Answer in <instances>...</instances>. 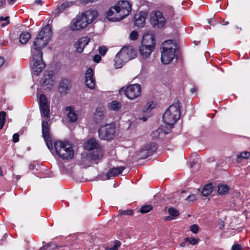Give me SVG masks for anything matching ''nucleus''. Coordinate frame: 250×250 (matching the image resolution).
<instances>
[{
  "mask_svg": "<svg viewBox=\"0 0 250 250\" xmlns=\"http://www.w3.org/2000/svg\"><path fill=\"white\" fill-rule=\"evenodd\" d=\"M138 34L137 31H133L130 34V38L131 40L135 41L138 38Z\"/></svg>",
  "mask_w": 250,
  "mask_h": 250,
  "instance_id": "obj_49",
  "label": "nucleus"
},
{
  "mask_svg": "<svg viewBox=\"0 0 250 250\" xmlns=\"http://www.w3.org/2000/svg\"><path fill=\"white\" fill-rule=\"evenodd\" d=\"M121 103L117 101H113L107 104L108 108L112 111H118L122 108Z\"/></svg>",
  "mask_w": 250,
  "mask_h": 250,
  "instance_id": "obj_26",
  "label": "nucleus"
},
{
  "mask_svg": "<svg viewBox=\"0 0 250 250\" xmlns=\"http://www.w3.org/2000/svg\"><path fill=\"white\" fill-rule=\"evenodd\" d=\"M181 107L180 101L178 99H175L163 115L164 122L170 125H173L180 118Z\"/></svg>",
  "mask_w": 250,
  "mask_h": 250,
  "instance_id": "obj_3",
  "label": "nucleus"
},
{
  "mask_svg": "<svg viewBox=\"0 0 250 250\" xmlns=\"http://www.w3.org/2000/svg\"><path fill=\"white\" fill-rule=\"evenodd\" d=\"M85 160L90 162H94L95 164H97L100 160V156L94 152H90L86 155Z\"/></svg>",
  "mask_w": 250,
  "mask_h": 250,
  "instance_id": "obj_25",
  "label": "nucleus"
},
{
  "mask_svg": "<svg viewBox=\"0 0 250 250\" xmlns=\"http://www.w3.org/2000/svg\"><path fill=\"white\" fill-rule=\"evenodd\" d=\"M31 38V35L27 32H23L19 37L20 42L21 44H26Z\"/></svg>",
  "mask_w": 250,
  "mask_h": 250,
  "instance_id": "obj_30",
  "label": "nucleus"
},
{
  "mask_svg": "<svg viewBox=\"0 0 250 250\" xmlns=\"http://www.w3.org/2000/svg\"><path fill=\"white\" fill-rule=\"evenodd\" d=\"M44 141L45 142L46 145L49 149H52L53 148V143L51 140L50 136H48L43 138Z\"/></svg>",
  "mask_w": 250,
  "mask_h": 250,
  "instance_id": "obj_40",
  "label": "nucleus"
},
{
  "mask_svg": "<svg viewBox=\"0 0 250 250\" xmlns=\"http://www.w3.org/2000/svg\"><path fill=\"white\" fill-rule=\"evenodd\" d=\"M161 61L165 64H169L174 59L175 54L176 44L174 41L164 42L161 47Z\"/></svg>",
  "mask_w": 250,
  "mask_h": 250,
  "instance_id": "obj_5",
  "label": "nucleus"
},
{
  "mask_svg": "<svg viewBox=\"0 0 250 250\" xmlns=\"http://www.w3.org/2000/svg\"><path fill=\"white\" fill-rule=\"evenodd\" d=\"M59 247L60 246H58L55 243L50 242L49 243H47L46 244L43 246L42 248H41L40 250H46L49 248H50V249L51 250H54Z\"/></svg>",
  "mask_w": 250,
  "mask_h": 250,
  "instance_id": "obj_35",
  "label": "nucleus"
},
{
  "mask_svg": "<svg viewBox=\"0 0 250 250\" xmlns=\"http://www.w3.org/2000/svg\"><path fill=\"white\" fill-rule=\"evenodd\" d=\"M196 199V197L195 194H190L188 196L186 200L188 201H193Z\"/></svg>",
  "mask_w": 250,
  "mask_h": 250,
  "instance_id": "obj_51",
  "label": "nucleus"
},
{
  "mask_svg": "<svg viewBox=\"0 0 250 250\" xmlns=\"http://www.w3.org/2000/svg\"><path fill=\"white\" fill-rule=\"evenodd\" d=\"M31 66L34 74L38 76L45 67L42 54H32Z\"/></svg>",
  "mask_w": 250,
  "mask_h": 250,
  "instance_id": "obj_8",
  "label": "nucleus"
},
{
  "mask_svg": "<svg viewBox=\"0 0 250 250\" xmlns=\"http://www.w3.org/2000/svg\"><path fill=\"white\" fill-rule=\"evenodd\" d=\"M141 92V87L140 84L136 83L129 85L127 87H123L119 90V94H128L132 93L134 94H139Z\"/></svg>",
  "mask_w": 250,
  "mask_h": 250,
  "instance_id": "obj_13",
  "label": "nucleus"
},
{
  "mask_svg": "<svg viewBox=\"0 0 250 250\" xmlns=\"http://www.w3.org/2000/svg\"><path fill=\"white\" fill-rule=\"evenodd\" d=\"M35 3H36L37 4L42 5V0H36L35 1Z\"/></svg>",
  "mask_w": 250,
  "mask_h": 250,
  "instance_id": "obj_60",
  "label": "nucleus"
},
{
  "mask_svg": "<svg viewBox=\"0 0 250 250\" xmlns=\"http://www.w3.org/2000/svg\"><path fill=\"white\" fill-rule=\"evenodd\" d=\"M165 11L171 17L174 15V8L171 6H168L165 8Z\"/></svg>",
  "mask_w": 250,
  "mask_h": 250,
  "instance_id": "obj_45",
  "label": "nucleus"
},
{
  "mask_svg": "<svg viewBox=\"0 0 250 250\" xmlns=\"http://www.w3.org/2000/svg\"><path fill=\"white\" fill-rule=\"evenodd\" d=\"M105 108L102 104H99L96 109V112L93 115V121L96 124L102 123L104 118Z\"/></svg>",
  "mask_w": 250,
  "mask_h": 250,
  "instance_id": "obj_14",
  "label": "nucleus"
},
{
  "mask_svg": "<svg viewBox=\"0 0 250 250\" xmlns=\"http://www.w3.org/2000/svg\"><path fill=\"white\" fill-rule=\"evenodd\" d=\"M130 100H134L139 97L140 95H125Z\"/></svg>",
  "mask_w": 250,
  "mask_h": 250,
  "instance_id": "obj_54",
  "label": "nucleus"
},
{
  "mask_svg": "<svg viewBox=\"0 0 250 250\" xmlns=\"http://www.w3.org/2000/svg\"><path fill=\"white\" fill-rule=\"evenodd\" d=\"M139 51L142 56L144 58H147L152 52L153 50L150 48L141 45Z\"/></svg>",
  "mask_w": 250,
  "mask_h": 250,
  "instance_id": "obj_24",
  "label": "nucleus"
},
{
  "mask_svg": "<svg viewBox=\"0 0 250 250\" xmlns=\"http://www.w3.org/2000/svg\"><path fill=\"white\" fill-rule=\"evenodd\" d=\"M38 103L39 105H50V101L46 97V95H40Z\"/></svg>",
  "mask_w": 250,
  "mask_h": 250,
  "instance_id": "obj_33",
  "label": "nucleus"
},
{
  "mask_svg": "<svg viewBox=\"0 0 250 250\" xmlns=\"http://www.w3.org/2000/svg\"><path fill=\"white\" fill-rule=\"evenodd\" d=\"M133 210L132 209H127L121 211L119 214L121 215H132Z\"/></svg>",
  "mask_w": 250,
  "mask_h": 250,
  "instance_id": "obj_48",
  "label": "nucleus"
},
{
  "mask_svg": "<svg viewBox=\"0 0 250 250\" xmlns=\"http://www.w3.org/2000/svg\"><path fill=\"white\" fill-rule=\"evenodd\" d=\"M55 76L53 71H45L40 80V84L42 89L47 92L50 90L54 86Z\"/></svg>",
  "mask_w": 250,
  "mask_h": 250,
  "instance_id": "obj_7",
  "label": "nucleus"
},
{
  "mask_svg": "<svg viewBox=\"0 0 250 250\" xmlns=\"http://www.w3.org/2000/svg\"><path fill=\"white\" fill-rule=\"evenodd\" d=\"M6 3L5 0H0V8L2 7Z\"/></svg>",
  "mask_w": 250,
  "mask_h": 250,
  "instance_id": "obj_57",
  "label": "nucleus"
},
{
  "mask_svg": "<svg viewBox=\"0 0 250 250\" xmlns=\"http://www.w3.org/2000/svg\"><path fill=\"white\" fill-rule=\"evenodd\" d=\"M161 131H162V129H156V130L153 131L151 134V136L153 140H156V139H158L159 137L160 132Z\"/></svg>",
  "mask_w": 250,
  "mask_h": 250,
  "instance_id": "obj_44",
  "label": "nucleus"
},
{
  "mask_svg": "<svg viewBox=\"0 0 250 250\" xmlns=\"http://www.w3.org/2000/svg\"><path fill=\"white\" fill-rule=\"evenodd\" d=\"M213 189L212 184H208L206 185L202 191V194L204 196H208L210 195Z\"/></svg>",
  "mask_w": 250,
  "mask_h": 250,
  "instance_id": "obj_31",
  "label": "nucleus"
},
{
  "mask_svg": "<svg viewBox=\"0 0 250 250\" xmlns=\"http://www.w3.org/2000/svg\"><path fill=\"white\" fill-rule=\"evenodd\" d=\"M153 207L151 205H145L141 208L140 211L142 213H146L151 211Z\"/></svg>",
  "mask_w": 250,
  "mask_h": 250,
  "instance_id": "obj_38",
  "label": "nucleus"
},
{
  "mask_svg": "<svg viewBox=\"0 0 250 250\" xmlns=\"http://www.w3.org/2000/svg\"><path fill=\"white\" fill-rule=\"evenodd\" d=\"M184 241L185 242H188L191 245H196L199 243L200 239L194 237H186L184 239Z\"/></svg>",
  "mask_w": 250,
  "mask_h": 250,
  "instance_id": "obj_36",
  "label": "nucleus"
},
{
  "mask_svg": "<svg viewBox=\"0 0 250 250\" xmlns=\"http://www.w3.org/2000/svg\"><path fill=\"white\" fill-rule=\"evenodd\" d=\"M42 135L43 138L46 137L48 136H50V127L49 126L48 123L46 121H42Z\"/></svg>",
  "mask_w": 250,
  "mask_h": 250,
  "instance_id": "obj_28",
  "label": "nucleus"
},
{
  "mask_svg": "<svg viewBox=\"0 0 250 250\" xmlns=\"http://www.w3.org/2000/svg\"><path fill=\"white\" fill-rule=\"evenodd\" d=\"M99 145L95 138L89 139L84 145L86 150L91 151L99 147Z\"/></svg>",
  "mask_w": 250,
  "mask_h": 250,
  "instance_id": "obj_23",
  "label": "nucleus"
},
{
  "mask_svg": "<svg viewBox=\"0 0 250 250\" xmlns=\"http://www.w3.org/2000/svg\"><path fill=\"white\" fill-rule=\"evenodd\" d=\"M65 110L68 112L67 116L69 118V122L74 123L77 121L78 119V116L74 111V107L72 106H67L65 107Z\"/></svg>",
  "mask_w": 250,
  "mask_h": 250,
  "instance_id": "obj_22",
  "label": "nucleus"
},
{
  "mask_svg": "<svg viewBox=\"0 0 250 250\" xmlns=\"http://www.w3.org/2000/svg\"><path fill=\"white\" fill-rule=\"evenodd\" d=\"M157 106V103L153 101L147 102L143 110V113H149L151 110Z\"/></svg>",
  "mask_w": 250,
  "mask_h": 250,
  "instance_id": "obj_29",
  "label": "nucleus"
},
{
  "mask_svg": "<svg viewBox=\"0 0 250 250\" xmlns=\"http://www.w3.org/2000/svg\"><path fill=\"white\" fill-rule=\"evenodd\" d=\"M121 243L119 240H116L114 242V245L112 247H107V250H118V248L121 246Z\"/></svg>",
  "mask_w": 250,
  "mask_h": 250,
  "instance_id": "obj_41",
  "label": "nucleus"
},
{
  "mask_svg": "<svg viewBox=\"0 0 250 250\" xmlns=\"http://www.w3.org/2000/svg\"><path fill=\"white\" fill-rule=\"evenodd\" d=\"M136 56L135 51L131 47H124L122 48V49L117 53L115 57V66L116 68H121L122 66H120V64H117V62L118 61V59L120 58V57H122V58H126L128 59V60H130L133 59Z\"/></svg>",
  "mask_w": 250,
  "mask_h": 250,
  "instance_id": "obj_10",
  "label": "nucleus"
},
{
  "mask_svg": "<svg viewBox=\"0 0 250 250\" xmlns=\"http://www.w3.org/2000/svg\"><path fill=\"white\" fill-rule=\"evenodd\" d=\"M230 189V187L227 185L219 184L218 185L217 193L219 195H227Z\"/></svg>",
  "mask_w": 250,
  "mask_h": 250,
  "instance_id": "obj_27",
  "label": "nucleus"
},
{
  "mask_svg": "<svg viewBox=\"0 0 250 250\" xmlns=\"http://www.w3.org/2000/svg\"><path fill=\"white\" fill-rule=\"evenodd\" d=\"M12 141L14 143H17L19 141V134L18 133L13 134Z\"/></svg>",
  "mask_w": 250,
  "mask_h": 250,
  "instance_id": "obj_52",
  "label": "nucleus"
},
{
  "mask_svg": "<svg viewBox=\"0 0 250 250\" xmlns=\"http://www.w3.org/2000/svg\"><path fill=\"white\" fill-rule=\"evenodd\" d=\"M196 91V89L194 87L192 88L190 90L191 93H194Z\"/></svg>",
  "mask_w": 250,
  "mask_h": 250,
  "instance_id": "obj_63",
  "label": "nucleus"
},
{
  "mask_svg": "<svg viewBox=\"0 0 250 250\" xmlns=\"http://www.w3.org/2000/svg\"><path fill=\"white\" fill-rule=\"evenodd\" d=\"M6 113L5 111L0 112V130L1 129L5 123Z\"/></svg>",
  "mask_w": 250,
  "mask_h": 250,
  "instance_id": "obj_37",
  "label": "nucleus"
},
{
  "mask_svg": "<svg viewBox=\"0 0 250 250\" xmlns=\"http://www.w3.org/2000/svg\"><path fill=\"white\" fill-rule=\"evenodd\" d=\"M107 48L105 46H101L99 47V53L102 55L104 56L105 55L106 52H107Z\"/></svg>",
  "mask_w": 250,
  "mask_h": 250,
  "instance_id": "obj_50",
  "label": "nucleus"
},
{
  "mask_svg": "<svg viewBox=\"0 0 250 250\" xmlns=\"http://www.w3.org/2000/svg\"><path fill=\"white\" fill-rule=\"evenodd\" d=\"M38 35L49 41L52 35L51 28L50 25L47 24L44 26Z\"/></svg>",
  "mask_w": 250,
  "mask_h": 250,
  "instance_id": "obj_20",
  "label": "nucleus"
},
{
  "mask_svg": "<svg viewBox=\"0 0 250 250\" xmlns=\"http://www.w3.org/2000/svg\"><path fill=\"white\" fill-rule=\"evenodd\" d=\"M186 243V242H185V241H184L183 242L181 243L180 244V246L181 247H184L185 246Z\"/></svg>",
  "mask_w": 250,
  "mask_h": 250,
  "instance_id": "obj_61",
  "label": "nucleus"
},
{
  "mask_svg": "<svg viewBox=\"0 0 250 250\" xmlns=\"http://www.w3.org/2000/svg\"><path fill=\"white\" fill-rule=\"evenodd\" d=\"M131 10V5L127 0L119 1L114 7L110 9L106 13L108 21H116L126 17Z\"/></svg>",
  "mask_w": 250,
  "mask_h": 250,
  "instance_id": "obj_2",
  "label": "nucleus"
},
{
  "mask_svg": "<svg viewBox=\"0 0 250 250\" xmlns=\"http://www.w3.org/2000/svg\"><path fill=\"white\" fill-rule=\"evenodd\" d=\"M168 213L174 218H175L179 216V212L178 210L176 209L173 207H170L168 209Z\"/></svg>",
  "mask_w": 250,
  "mask_h": 250,
  "instance_id": "obj_39",
  "label": "nucleus"
},
{
  "mask_svg": "<svg viewBox=\"0 0 250 250\" xmlns=\"http://www.w3.org/2000/svg\"><path fill=\"white\" fill-rule=\"evenodd\" d=\"M40 112L44 117L49 118L50 113V105H39Z\"/></svg>",
  "mask_w": 250,
  "mask_h": 250,
  "instance_id": "obj_32",
  "label": "nucleus"
},
{
  "mask_svg": "<svg viewBox=\"0 0 250 250\" xmlns=\"http://www.w3.org/2000/svg\"><path fill=\"white\" fill-rule=\"evenodd\" d=\"M96 10H87L81 14H78L72 19L69 24V29L72 31H79L85 28L88 24L91 23L98 17Z\"/></svg>",
  "mask_w": 250,
  "mask_h": 250,
  "instance_id": "obj_1",
  "label": "nucleus"
},
{
  "mask_svg": "<svg viewBox=\"0 0 250 250\" xmlns=\"http://www.w3.org/2000/svg\"><path fill=\"white\" fill-rule=\"evenodd\" d=\"M155 44L154 37L152 34H146L143 36L141 45L148 48L151 47V49L154 50Z\"/></svg>",
  "mask_w": 250,
  "mask_h": 250,
  "instance_id": "obj_15",
  "label": "nucleus"
},
{
  "mask_svg": "<svg viewBox=\"0 0 250 250\" xmlns=\"http://www.w3.org/2000/svg\"><path fill=\"white\" fill-rule=\"evenodd\" d=\"M89 41L90 40L86 37L80 39L74 44L76 50L79 53H82L84 47L88 44Z\"/></svg>",
  "mask_w": 250,
  "mask_h": 250,
  "instance_id": "obj_18",
  "label": "nucleus"
},
{
  "mask_svg": "<svg viewBox=\"0 0 250 250\" xmlns=\"http://www.w3.org/2000/svg\"><path fill=\"white\" fill-rule=\"evenodd\" d=\"M3 176V171L1 167L0 166V176Z\"/></svg>",
  "mask_w": 250,
  "mask_h": 250,
  "instance_id": "obj_64",
  "label": "nucleus"
},
{
  "mask_svg": "<svg viewBox=\"0 0 250 250\" xmlns=\"http://www.w3.org/2000/svg\"><path fill=\"white\" fill-rule=\"evenodd\" d=\"M77 245L75 243H73L72 244H71L70 245H65L62 247L61 250H75L77 249H78L77 248Z\"/></svg>",
  "mask_w": 250,
  "mask_h": 250,
  "instance_id": "obj_42",
  "label": "nucleus"
},
{
  "mask_svg": "<svg viewBox=\"0 0 250 250\" xmlns=\"http://www.w3.org/2000/svg\"><path fill=\"white\" fill-rule=\"evenodd\" d=\"M93 70L91 68H89L85 73V84L90 89L94 88L95 85V81L93 77Z\"/></svg>",
  "mask_w": 250,
  "mask_h": 250,
  "instance_id": "obj_17",
  "label": "nucleus"
},
{
  "mask_svg": "<svg viewBox=\"0 0 250 250\" xmlns=\"http://www.w3.org/2000/svg\"><path fill=\"white\" fill-rule=\"evenodd\" d=\"M158 146L155 143H150L145 145L140 152L141 158L146 159L152 155L157 149Z\"/></svg>",
  "mask_w": 250,
  "mask_h": 250,
  "instance_id": "obj_12",
  "label": "nucleus"
},
{
  "mask_svg": "<svg viewBox=\"0 0 250 250\" xmlns=\"http://www.w3.org/2000/svg\"><path fill=\"white\" fill-rule=\"evenodd\" d=\"M15 178L17 181H18L21 178V176L20 175H15Z\"/></svg>",
  "mask_w": 250,
  "mask_h": 250,
  "instance_id": "obj_62",
  "label": "nucleus"
},
{
  "mask_svg": "<svg viewBox=\"0 0 250 250\" xmlns=\"http://www.w3.org/2000/svg\"><path fill=\"white\" fill-rule=\"evenodd\" d=\"M150 21L153 27L160 28L165 25L166 19L160 11H152L150 14Z\"/></svg>",
  "mask_w": 250,
  "mask_h": 250,
  "instance_id": "obj_9",
  "label": "nucleus"
},
{
  "mask_svg": "<svg viewBox=\"0 0 250 250\" xmlns=\"http://www.w3.org/2000/svg\"><path fill=\"white\" fill-rule=\"evenodd\" d=\"M146 14L145 12H140L134 16V24L138 27H143L146 21Z\"/></svg>",
  "mask_w": 250,
  "mask_h": 250,
  "instance_id": "obj_19",
  "label": "nucleus"
},
{
  "mask_svg": "<svg viewBox=\"0 0 250 250\" xmlns=\"http://www.w3.org/2000/svg\"><path fill=\"white\" fill-rule=\"evenodd\" d=\"M173 218H172L171 216H167L165 218H164V220L165 221H169V220H172Z\"/></svg>",
  "mask_w": 250,
  "mask_h": 250,
  "instance_id": "obj_59",
  "label": "nucleus"
},
{
  "mask_svg": "<svg viewBox=\"0 0 250 250\" xmlns=\"http://www.w3.org/2000/svg\"><path fill=\"white\" fill-rule=\"evenodd\" d=\"M71 87L70 80L67 79H63L60 82L58 90L61 93L67 94L70 92Z\"/></svg>",
  "mask_w": 250,
  "mask_h": 250,
  "instance_id": "obj_16",
  "label": "nucleus"
},
{
  "mask_svg": "<svg viewBox=\"0 0 250 250\" xmlns=\"http://www.w3.org/2000/svg\"><path fill=\"white\" fill-rule=\"evenodd\" d=\"M231 250H243V249L240 245L236 244L232 246Z\"/></svg>",
  "mask_w": 250,
  "mask_h": 250,
  "instance_id": "obj_53",
  "label": "nucleus"
},
{
  "mask_svg": "<svg viewBox=\"0 0 250 250\" xmlns=\"http://www.w3.org/2000/svg\"><path fill=\"white\" fill-rule=\"evenodd\" d=\"M125 168V167H113L110 168L107 171L106 176L107 179H110L111 177H115L121 174Z\"/></svg>",
  "mask_w": 250,
  "mask_h": 250,
  "instance_id": "obj_21",
  "label": "nucleus"
},
{
  "mask_svg": "<svg viewBox=\"0 0 250 250\" xmlns=\"http://www.w3.org/2000/svg\"><path fill=\"white\" fill-rule=\"evenodd\" d=\"M9 17H8V16H7L5 17H0V21H6L5 23H3L1 24V26L2 27H4V26L8 25V24H9L10 21L9 20Z\"/></svg>",
  "mask_w": 250,
  "mask_h": 250,
  "instance_id": "obj_46",
  "label": "nucleus"
},
{
  "mask_svg": "<svg viewBox=\"0 0 250 250\" xmlns=\"http://www.w3.org/2000/svg\"><path fill=\"white\" fill-rule=\"evenodd\" d=\"M70 5H71V3L70 2H66L63 3L59 7L57 13L62 12L63 10H64L67 7H69Z\"/></svg>",
  "mask_w": 250,
  "mask_h": 250,
  "instance_id": "obj_43",
  "label": "nucleus"
},
{
  "mask_svg": "<svg viewBox=\"0 0 250 250\" xmlns=\"http://www.w3.org/2000/svg\"><path fill=\"white\" fill-rule=\"evenodd\" d=\"M29 169L30 170H33L36 168V165L34 163H31L29 165Z\"/></svg>",
  "mask_w": 250,
  "mask_h": 250,
  "instance_id": "obj_56",
  "label": "nucleus"
},
{
  "mask_svg": "<svg viewBox=\"0 0 250 250\" xmlns=\"http://www.w3.org/2000/svg\"><path fill=\"white\" fill-rule=\"evenodd\" d=\"M250 157V152L248 151L242 152L240 154H238L236 156L237 160L240 162L242 159H248Z\"/></svg>",
  "mask_w": 250,
  "mask_h": 250,
  "instance_id": "obj_34",
  "label": "nucleus"
},
{
  "mask_svg": "<svg viewBox=\"0 0 250 250\" xmlns=\"http://www.w3.org/2000/svg\"><path fill=\"white\" fill-rule=\"evenodd\" d=\"M5 60L3 57H0V67L4 63Z\"/></svg>",
  "mask_w": 250,
  "mask_h": 250,
  "instance_id": "obj_58",
  "label": "nucleus"
},
{
  "mask_svg": "<svg viewBox=\"0 0 250 250\" xmlns=\"http://www.w3.org/2000/svg\"><path fill=\"white\" fill-rule=\"evenodd\" d=\"M116 133V124L115 123L106 124L100 126L98 129V135L100 139L111 141L114 139Z\"/></svg>",
  "mask_w": 250,
  "mask_h": 250,
  "instance_id": "obj_6",
  "label": "nucleus"
},
{
  "mask_svg": "<svg viewBox=\"0 0 250 250\" xmlns=\"http://www.w3.org/2000/svg\"><path fill=\"white\" fill-rule=\"evenodd\" d=\"M199 230V227L196 224H194L190 226V230L194 234L197 233Z\"/></svg>",
  "mask_w": 250,
  "mask_h": 250,
  "instance_id": "obj_47",
  "label": "nucleus"
},
{
  "mask_svg": "<svg viewBox=\"0 0 250 250\" xmlns=\"http://www.w3.org/2000/svg\"><path fill=\"white\" fill-rule=\"evenodd\" d=\"M54 148L56 154L63 160H71L74 157L72 146L68 141H56L54 143Z\"/></svg>",
  "mask_w": 250,
  "mask_h": 250,
  "instance_id": "obj_4",
  "label": "nucleus"
},
{
  "mask_svg": "<svg viewBox=\"0 0 250 250\" xmlns=\"http://www.w3.org/2000/svg\"><path fill=\"white\" fill-rule=\"evenodd\" d=\"M101 60V57L99 55H96L94 56L93 61L96 62H99Z\"/></svg>",
  "mask_w": 250,
  "mask_h": 250,
  "instance_id": "obj_55",
  "label": "nucleus"
},
{
  "mask_svg": "<svg viewBox=\"0 0 250 250\" xmlns=\"http://www.w3.org/2000/svg\"><path fill=\"white\" fill-rule=\"evenodd\" d=\"M49 41L46 39L42 38L41 36H39V35H37L36 39H35L32 48V54H38V53L42 54V49L45 47L47 44L48 43Z\"/></svg>",
  "mask_w": 250,
  "mask_h": 250,
  "instance_id": "obj_11",
  "label": "nucleus"
}]
</instances>
